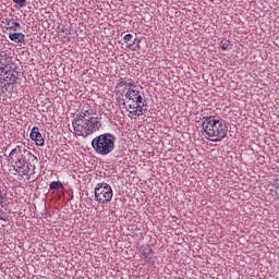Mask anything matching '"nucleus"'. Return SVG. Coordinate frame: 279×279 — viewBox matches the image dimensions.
I'll return each instance as SVG.
<instances>
[{
  "mask_svg": "<svg viewBox=\"0 0 279 279\" xmlns=\"http://www.w3.org/2000/svg\"><path fill=\"white\" fill-rule=\"evenodd\" d=\"M1 27L7 29V32H19L21 24L14 21V19L5 17L1 21Z\"/></svg>",
  "mask_w": 279,
  "mask_h": 279,
  "instance_id": "0eeeda50",
  "label": "nucleus"
},
{
  "mask_svg": "<svg viewBox=\"0 0 279 279\" xmlns=\"http://www.w3.org/2000/svg\"><path fill=\"white\" fill-rule=\"evenodd\" d=\"M153 255H154V250H151V246L147 245L143 247L142 256L145 263H149L151 260Z\"/></svg>",
  "mask_w": 279,
  "mask_h": 279,
  "instance_id": "9b49d317",
  "label": "nucleus"
},
{
  "mask_svg": "<svg viewBox=\"0 0 279 279\" xmlns=\"http://www.w3.org/2000/svg\"><path fill=\"white\" fill-rule=\"evenodd\" d=\"M0 73L4 75V82H9V84H14L19 80V72L16 71V68H13L12 65Z\"/></svg>",
  "mask_w": 279,
  "mask_h": 279,
  "instance_id": "6e6552de",
  "label": "nucleus"
},
{
  "mask_svg": "<svg viewBox=\"0 0 279 279\" xmlns=\"http://www.w3.org/2000/svg\"><path fill=\"white\" fill-rule=\"evenodd\" d=\"M10 40L12 43H23L25 40V34L23 33H12L9 35Z\"/></svg>",
  "mask_w": 279,
  "mask_h": 279,
  "instance_id": "f8f14e48",
  "label": "nucleus"
},
{
  "mask_svg": "<svg viewBox=\"0 0 279 279\" xmlns=\"http://www.w3.org/2000/svg\"><path fill=\"white\" fill-rule=\"evenodd\" d=\"M0 221H8V214L0 208Z\"/></svg>",
  "mask_w": 279,
  "mask_h": 279,
  "instance_id": "dca6fc26",
  "label": "nucleus"
},
{
  "mask_svg": "<svg viewBox=\"0 0 279 279\" xmlns=\"http://www.w3.org/2000/svg\"><path fill=\"white\" fill-rule=\"evenodd\" d=\"M220 48L222 49V51H229L230 49V41L229 40H221L220 41Z\"/></svg>",
  "mask_w": 279,
  "mask_h": 279,
  "instance_id": "4468645a",
  "label": "nucleus"
},
{
  "mask_svg": "<svg viewBox=\"0 0 279 279\" xmlns=\"http://www.w3.org/2000/svg\"><path fill=\"white\" fill-rule=\"evenodd\" d=\"M25 154H27L28 156H32V158H35L36 160V156L32 154V151L27 150V148L25 147V144H17L9 154V162H11L13 170L19 175H21V173H23V175L27 173V170H24Z\"/></svg>",
  "mask_w": 279,
  "mask_h": 279,
  "instance_id": "20e7f679",
  "label": "nucleus"
},
{
  "mask_svg": "<svg viewBox=\"0 0 279 279\" xmlns=\"http://www.w3.org/2000/svg\"><path fill=\"white\" fill-rule=\"evenodd\" d=\"M72 125L76 136L86 138V136L99 132L101 118L97 117V111L90 106H85L74 116Z\"/></svg>",
  "mask_w": 279,
  "mask_h": 279,
  "instance_id": "f03ea898",
  "label": "nucleus"
},
{
  "mask_svg": "<svg viewBox=\"0 0 279 279\" xmlns=\"http://www.w3.org/2000/svg\"><path fill=\"white\" fill-rule=\"evenodd\" d=\"M203 136L211 143H221L228 136V125L219 116H206L202 119Z\"/></svg>",
  "mask_w": 279,
  "mask_h": 279,
  "instance_id": "7ed1b4c3",
  "label": "nucleus"
},
{
  "mask_svg": "<svg viewBox=\"0 0 279 279\" xmlns=\"http://www.w3.org/2000/svg\"><path fill=\"white\" fill-rule=\"evenodd\" d=\"M94 193L95 199L98 204H108L109 202H112V197L114 195L112 186L106 182L98 183L94 189Z\"/></svg>",
  "mask_w": 279,
  "mask_h": 279,
  "instance_id": "423d86ee",
  "label": "nucleus"
},
{
  "mask_svg": "<svg viewBox=\"0 0 279 279\" xmlns=\"http://www.w3.org/2000/svg\"><path fill=\"white\" fill-rule=\"evenodd\" d=\"M116 93L123 97L120 101V108L129 112L130 117H143L147 112V105L143 101V96L132 77L119 78Z\"/></svg>",
  "mask_w": 279,
  "mask_h": 279,
  "instance_id": "f257e3e1",
  "label": "nucleus"
},
{
  "mask_svg": "<svg viewBox=\"0 0 279 279\" xmlns=\"http://www.w3.org/2000/svg\"><path fill=\"white\" fill-rule=\"evenodd\" d=\"M19 8H25L27 5V0H13Z\"/></svg>",
  "mask_w": 279,
  "mask_h": 279,
  "instance_id": "2eb2a0df",
  "label": "nucleus"
},
{
  "mask_svg": "<svg viewBox=\"0 0 279 279\" xmlns=\"http://www.w3.org/2000/svg\"><path fill=\"white\" fill-rule=\"evenodd\" d=\"M12 66V59L8 56V52L0 51V73L8 71Z\"/></svg>",
  "mask_w": 279,
  "mask_h": 279,
  "instance_id": "9d476101",
  "label": "nucleus"
},
{
  "mask_svg": "<svg viewBox=\"0 0 279 279\" xmlns=\"http://www.w3.org/2000/svg\"><path fill=\"white\" fill-rule=\"evenodd\" d=\"M29 138H31V141H34V143L38 147H43V145H45V138H43V134L40 133V130L38 129V126H34L32 129Z\"/></svg>",
  "mask_w": 279,
  "mask_h": 279,
  "instance_id": "1a4fd4ad",
  "label": "nucleus"
},
{
  "mask_svg": "<svg viewBox=\"0 0 279 279\" xmlns=\"http://www.w3.org/2000/svg\"><path fill=\"white\" fill-rule=\"evenodd\" d=\"M132 38H134V35L132 34H126L123 38L124 43H130V40H132Z\"/></svg>",
  "mask_w": 279,
  "mask_h": 279,
  "instance_id": "f3484780",
  "label": "nucleus"
},
{
  "mask_svg": "<svg viewBox=\"0 0 279 279\" xmlns=\"http://www.w3.org/2000/svg\"><path fill=\"white\" fill-rule=\"evenodd\" d=\"M116 142L117 137H114V135L104 133L92 141V147L96 154H99V156H108V154H112V151H114Z\"/></svg>",
  "mask_w": 279,
  "mask_h": 279,
  "instance_id": "39448f33",
  "label": "nucleus"
},
{
  "mask_svg": "<svg viewBox=\"0 0 279 279\" xmlns=\"http://www.w3.org/2000/svg\"><path fill=\"white\" fill-rule=\"evenodd\" d=\"M60 189H64V185L60 181H52L50 183V191H60Z\"/></svg>",
  "mask_w": 279,
  "mask_h": 279,
  "instance_id": "ddd939ff",
  "label": "nucleus"
}]
</instances>
